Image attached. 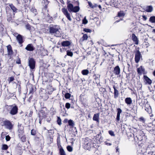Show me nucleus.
Listing matches in <instances>:
<instances>
[{
    "label": "nucleus",
    "instance_id": "1a4fd4ad",
    "mask_svg": "<svg viewBox=\"0 0 155 155\" xmlns=\"http://www.w3.org/2000/svg\"><path fill=\"white\" fill-rule=\"evenodd\" d=\"M48 10L44 11V12H42L44 15H45V18L49 22H51L52 21V18L48 14Z\"/></svg>",
    "mask_w": 155,
    "mask_h": 155
},
{
    "label": "nucleus",
    "instance_id": "7ed1b4c3",
    "mask_svg": "<svg viewBox=\"0 0 155 155\" xmlns=\"http://www.w3.org/2000/svg\"><path fill=\"white\" fill-rule=\"evenodd\" d=\"M68 9H69L71 12L76 13L79 11L80 8L78 6L74 7L72 4L68 3Z\"/></svg>",
    "mask_w": 155,
    "mask_h": 155
},
{
    "label": "nucleus",
    "instance_id": "338daca9",
    "mask_svg": "<svg viewBox=\"0 0 155 155\" xmlns=\"http://www.w3.org/2000/svg\"><path fill=\"white\" fill-rule=\"evenodd\" d=\"M116 152H119V149L118 148V147H116Z\"/></svg>",
    "mask_w": 155,
    "mask_h": 155
},
{
    "label": "nucleus",
    "instance_id": "2f4dec72",
    "mask_svg": "<svg viewBox=\"0 0 155 155\" xmlns=\"http://www.w3.org/2000/svg\"><path fill=\"white\" fill-rule=\"evenodd\" d=\"M62 11L66 17L68 18V12L67 9L64 8H62Z\"/></svg>",
    "mask_w": 155,
    "mask_h": 155
},
{
    "label": "nucleus",
    "instance_id": "c85d7f7f",
    "mask_svg": "<svg viewBox=\"0 0 155 155\" xmlns=\"http://www.w3.org/2000/svg\"><path fill=\"white\" fill-rule=\"evenodd\" d=\"M94 78L95 80V82L96 83H99L100 81L99 78H100V75L99 74H97V75H95L94 76Z\"/></svg>",
    "mask_w": 155,
    "mask_h": 155
},
{
    "label": "nucleus",
    "instance_id": "8fccbe9b",
    "mask_svg": "<svg viewBox=\"0 0 155 155\" xmlns=\"http://www.w3.org/2000/svg\"><path fill=\"white\" fill-rule=\"evenodd\" d=\"M3 25L1 23H0V31H3L4 28H3Z\"/></svg>",
    "mask_w": 155,
    "mask_h": 155
},
{
    "label": "nucleus",
    "instance_id": "13d9d810",
    "mask_svg": "<svg viewBox=\"0 0 155 155\" xmlns=\"http://www.w3.org/2000/svg\"><path fill=\"white\" fill-rule=\"evenodd\" d=\"M70 140H72V141H71L70 143H71V145H73V141L74 140V139L73 138H71L70 139Z\"/></svg>",
    "mask_w": 155,
    "mask_h": 155
},
{
    "label": "nucleus",
    "instance_id": "5fc2aeb1",
    "mask_svg": "<svg viewBox=\"0 0 155 155\" xmlns=\"http://www.w3.org/2000/svg\"><path fill=\"white\" fill-rule=\"evenodd\" d=\"M73 150L72 147L68 145V151L71 152Z\"/></svg>",
    "mask_w": 155,
    "mask_h": 155
},
{
    "label": "nucleus",
    "instance_id": "cd10ccee",
    "mask_svg": "<svg viewBox=\"0 0 155 155\" xmlns=\"http://www.w3.org/2000/svg\"><path fill=\"white\" fill-rule=\"evenodd\" d=\"M25 28H26V29L29 30L30 32H31L32 30H34V28L33 27L31 26L28 24L26 25Z\"/></svg>",
    "mask_w": 155,
    "mask_h": 155
},
{
    "label": "nucleus",
    "instance_id": "ddd939ff",
    "mask_svg": "<svg viewBox=\"0 0 155 155\" xmlns=\"http://www.w3.org/2000/svg\"><path fill=\"white\" fill-rule=\"evenodd\" d=\"M120 69L119 66H117L114 68L113 72L116 75H118L120 73Z\"/></svg>",
    "mask_w": 155,
    "mask_h": 155
},
{
    "label": "nucleus",
    "instance_id": "bf43d9fd",
    "mask_svg": "<svg viewBox=\"0 0 155 155\" xmlns=\"http://www.w3.org/2000/svg\"><path fill=\"white\" fill-rule=\"evenodd\" d=\"M134 137V139L135 141H137V140H139L137 136H136L135 137L134 136V137Z\"/></svg>",
    "mask_w": 155,
    "mask_h": 155
},
{
    "label": "nucleus",
    "instance_id": "c756f323",
    "mask_svg": "<svg viewBox=\"0 0 155 155\" xmlns=\"http://www.w3.org/2000/svg\"><path fill=\"white\" fill-rule=\"evenodd\" d=\"M68 125L71 128L73 127L75 125V124L74 121L71 119L68 120Z\"/></svg>",
    "mask_w": 155,
    "mask_h": 155
},
{
    "label": "nucleus",
    "instance_id": "bb28decb",
    "mask_svg": "<svg viewBox=\"0 0 155 155\" xmlns=\"http://www.w3.org/2000/svg\"><path fill=\"white\" fill-rule=\"evenodd\" d=\"M7 5L10 7L14 12H17V8L12 4H8Z\"/></svg>",
    "mask_w": 155,
    "mask_h": 155
},
{
    "label": "nucleus",
    "instance_id": "4d7b16f0",
    "mask_svg": "<svg viewBox=\"0 0 155 155\" xmlns=\"http://www.w3.org/2000/svg\"><path fill=\"white\" fill-rule=\"evenodd\" d=\"M24 1L25 3H30L31 0H23Z\"/></svg>",
    "mask_w": 155,
    "mask_h": 155
},
{
    "label": "nucleus",
    "instance_id": "5701e85b",
    "mask_svg": "<svg viewBox=\"0 0 155 155\" xmlns=\"http://www.w3.org/2000/svg\"><path fill=\"white\" fill-rule=\"evenodd\" d=\"M99 115L100 114L99 113L94 114L93 117V120L94 121H95L98 122H99Z\"/></svg>",
    "mask_w": 155,
    "mask_h": 155
},
{
    "label": "nucleus",
    "instance_id": "20e7f679",
    "mask_svg": "<svg viewBox=\"0 0 155 155\" xmlns=\"http://www.w3.org/2000/svg\"><path fill=\"white\" fill-rule=\"evenodd\" d=\"M5 128L10 130H12L13 127V125L11 122L8 120H5L3 122Z\"/></svg>",
    "mask_w": 155,
    "mask_h": 155
},
{
    "label": "nucleus",
    "instance_id": "680f3d73",
    "mask_svg": "<svg viewBox=\"0 0 155 155\" xmlns=\"http://www.w3.org/2000/svg\"><path fill=\"white\" fill-rule=\"evenodd\" d=\"M65 97L66 99H68V93H67L65 95Z\"/></svg>",
    "mask_w": 155,
    "mask_h": 155
},
{
    "label": "nucleus",
    "instance_id": "603ef678",
    "mask_svg": "<svg viewBox=\"0 0 155 155\" xmlns=\"http://www.w3.org/2000/svg\"><path fill=\"white\" fill-rule=\"evenodd\" d=\"M10 138H11L9 135L6 136L5 137V139L7 141L10 140Z\"/></svg>",
    "mask_w": 155,
    "mask_h": 155
},
{
    "label": "nucleus",
    "instance_id": "58836bf2",
    "mask_svg": "<svg viewBox=\"0 0 155 155\" xmlns=\"http://www.w3.org/2000/svg\"><path fill=\"white\" fill-rule=\"evenodd\" d=\"M57 142L58 145V147H59V146H60V136H58L57 139Z\"/></svg>",
    "mask_w": 155,
    "mask_h": 155
},
{
    "label": "nucleus",
    "instance_id": "4c0bfd02",
    "mask_svg": "<svg viewBox=\"0 0 155 155\" xmlns=\"http://www.w3.org/2000/svg\"><path fill=\"white\" fill-rule=\"evenodd\" d=\"M125 14L123 11H120L118 13V17H123L124 16Z\"/></svg>",
    "mask_w": 155,
    "mask_h": 155
},
{
    "label": "nucleus",
    "instance_id": "09e8293b",
    "mask_svg": "<svg viewBox=\"0 0 155 155\" xmlns=\"http://www.w3.org/2000/svg\"><path fill=\"white\" fill-rule=\"evenodd\" d=\"M139 120L140 121H142L143 123H144L145 120L143 117H141L139 118Z\"/></svg>",
    "mask_w": 155,
    "mask_h": 155
},
{
    "label": "nucleus",
    "instance_id": "49530a36",
    "mask_svg": "<svg viewBox=\"0 0 155 155\" xmlns=\"http://www.w3.org/2000/svg\"><path fill=\"white\" fill-rule=\"evenodd\" d=\"M57 122L58 124L59 125H61V120L60 118L58 117Z\"/></svg>",
    "mask_w": 155,
    "mask_h": 155
},
{
    "label": "nucleus",
    "instance_id": "052dcab7",
    "mask_svg": "<svg viewBox=\"0 0 155 155\" xmlns=\"http://www.w3.org/2000/svg\"><path fill=\"white\" fill-rule=\"evenodd\" d=\"M78 82H79V84L81 83H82V82L83 81L81 78H79L78 79Z\"/></svg>",
    "mask_w": 155,
    "mask_h": 155
},
{
    "label": "nucleus",
    "instance_id": "473e14b6",
    "mask_svg": "<svg viewBox=\"0 0 155 155\" xmlns=\"http://www.w3.org/2000/svg\"><path fill=\"white\" fill-rule=\"evenodd\" d=\"M74 50V48L68 49V56L72 57L73 56V51Z\"/></svg>",
    "mask_w": 155,
    "mask_h": 155
},
{
    "label": "nucleus",
    "instance_id": "79ce46f5",
    "mask_svg": "<svg viewBox=\"0 0 155 155\" xmlns=\"http://www.w3.org/2000/svg\"><path fill=\"white\" fill-rule=\"evenodd\" d=\"M14 80V78L13 77H9L8 78V81H9V83H10L11 82L13 81Z\"/></svg>",
    "mask_w": 155,
    "mask_h": 155
},
{
    "label": "nucleus",
    "instance_id": "ea45409f",
    "mask_svg": "<svg viewBox=\"0 0 155 155\" xmlns=\"http://www.w3.org/2000/svg\"><path fill=\"white\" fill-rule=\"evenodd\" d=\"M87 35L86 34H84L82 37L83 41L87 40L88 38Z\"/></svg>",
    "mask_w": 155,
    "mask_h": 155
},
{
    "label": "nucleus",
    "instance_id": "c9c22d12",
    "mask_svg": "<svg viewBox=\"0 0 155 155\" xmlns=\"http://www.w3.org/2000/svg\"><path fill=\"white\" fill-rule=\"evenodd\" d=\"M59 153L61 155H66L65 152L63 149L61 148L59 149Z\"/></svg>",
    "mask_w": 155,
    "mask_h": 155
},
{
    "label": "nucleus",
    "instance_id": "7c9ffc66",
    "mask_svg": "<svg viewBox=\"0 0 155 155\" xmlns=\"http://www.w3.org/2000/svg\"><path fill=\"white\" fill-rule=\"evenodd\" d=\"M88 4L90 7L92 8H94L97 6V4H93L90 2H88Z\"/></svg>",
    "mask_w": 155,
    "mask_h": 155
},
{
    "label": "nucleus",
    "instance_id": "39448f33",
    "mask_svg": "<svg viewBox=\"0 0 155 155\" xmlns=\"http://www.w3.org/2000/svg\"><path fill=\"white\" fill-rule=\"evenodd\" d=\"M28 66L31 69H34L35 68V62L33 58H28Z\"/></svg>",
    "mask_w": 155,
    "mask_h": 155
},
{
    "label": "nucleus",
    "instance_id": "c03bdc74",
    "mask_svg": "<svg viewBox=\"0 0 155 155\" xmlns=\"http://www.w3.org/2000/svg\"><path fill=\"white\" fill-rule=\"evenodd\" d=\"M83 31L86 32L90 33L91 31V30L89 28H84L83 29Z\"/></svg>",
    "mask_w": 155,
    "mask_h": 155
},
{
    "label": "nucleus",
    "instance_id": "e433bc0d",
    "mask_svg": "<svg viewBox=\"0 0 155 155\" xmlns=\"http://www.w3.org/2000/svg\"><path fill=\"white\" fill-rule=\"evenodd\" d=\"M22 142H25L26 141V137L25 135H22L21 137H19Z\"/></svg>",
    "mask_w": 155,
    "mask_h": 155
},
{
    "label": "nucleus",
    "instance_id": "f3484780",
    "mask_svg": "<svg viewBox=\"0 0 155 155\" xmlns=\"http://www.w3.org/2000/svg\"><path fill=\"white\" fill-rule=\"evenodd\" d=\"M137 72L138 73L140 74H141L142 73L145 74L146 73L145 72V70L144 68L142 66H140L139 68L137 69Z\"/></svg>",
    "mask_w": 155,
    "mask_h": 155
},
{
    "label": "nucleus",
    "instance_id": "9b49d317",
    "mask_svg": "<svg viewBox=\"0 0 155 155\" xmlns=\"http://www.w3.org/2000/svg\"><path fill=\"white\" fill-rule=\"evenodd\" d=\"M49 2L48 0H43L42 1V3L44 8L42 9V12H44V11L48 10L47 9V8L48 5V4Z\"/></svg>",
    "mask_w": 155,
    "mask_h": 155
},
{
    "label": "nucleus",
    "instance_id": "f257e3e1",
    "mask_svg": "<svg viewBox=\"0 0 155 155\" xmlns=\"http://www.w3.org/2000/svg\"><path fill=\"white\" fill-rule=\"evenodd\" d=\"M60 28L56 25L50 26L49 28V33L57 37H61V32L59 31Z\"/></svg>",
    "mask_w": 155,
    "mask_h": 155
},
{
    "label": "nucleus",
    "instance_id": "a19ab883",
    "mask_svg": "<svg viewBox=\"0 0 155 155\" xmlns=\"http://www.w3.org/2000/svg\"><path fill=\"white\" fill-rule=\"evenodd\" d=\"M8 147L6 144H4L2 145V150H6L8 149Z\"/></svg>",
    "mask_w": 155,
    "mask_h": 155
},
{
    "label": "nucleus",
    "instance_id": "a211bd4d",
    "mask_svg": "<svg viewBox=\"0 0 155 155\" xmlns=\"http://www.w3.org/2000/svg\"><path fill=\"white\" fill-rule=\"evenodd\" d=\"M132 38L133 41L135 44L138 45V41L137 38L134 34L133 33L132 34Z\"/></svg>",
    "mask_w": 155,
    "mask_h": 155
},
{
    "label": "nucleus",
    "instance_id": "393cba45",
    "mask_svg": "<svg viewBox=\"0 0 155 155\" xmlns=\"http://www.w3.org/2000/svg\"><path fill=\"white\" fill-rule=\"evenodd\" d=\"M39 115L40 117L44 118L46 117L47 114L44 110H42L40 111Z\"/></svg>",
    "mask_w": 155,
    "mask_h": 155
},
{
    "label": "nucleus",
    "instance_id": "e2e57ef3",
    "mask_svg": "<svg viewBox=\"0 0 155 155\" xmlns=\"http://www.w3.org/2000/svg\"><path fill=\"white\" fill-rule=\"evenodd\" d=\"M99 139H100V134H98L96 136ZM102 140V139H101Z\"/></svg>",
    "mask_w": 155,
    "mask_h": 155
},
{
    "label": "nucleus",
    "instance_id": "412c9836",
    "mask_svg": "<svg viewBox=\"0 0 155 155\" xmlns=\"http://www.w3.org/2000/svg\"><path fill=\"white\" fill-rule=\"evenodd\" d=\"M25 49L27 50L30 51H33L34 49V47L31 44H28Z\"/></svg>",
    "mask_w": 155,
    "mask_h": 155
},
{
    "label": "nucleus",
    "instance_id": "a878e982",
    "mask_svg": "<svg viewBox=\"0 0 155 155\" xmlns=\"http://www.w3.org/2000/svg\"><path fill=\"white\" fill-rule=\"evenodd\" d=\"M8 54L9 55H12L13 54V51L10 45H9L7 46Z\"/></svg>",
    "mask_w": 155,
    "mask_h": 155
},
{
    "label": "nucleus",
    "instance_id": "a18cd8bd",
    "mask_svg": "<svg viewBox=\"0 0 155 155\" xmlns=\"http://www.w3.org/2000/svg\"><path fill=\"white\" fill-rule=\"evenodd\" d=\"M109 134L112 136H114L115 134L113 131L111 130H109L108 131Z\"/></svg>",
    "mask_w": 155,
    "mask_h": 155
},
{
    "label": "nucleus",
    "instance_id": "864d4df0",
    "mask_svg": "<svg viewBox=\"0 0 155 155\" xmlns=\"http://www.w3.org/2000/svg\"><path fill=\"white\" fill-rule=\"evenodd\" d=\"M73 103H70L68 102V109L69 108L71 107H71L72 108H74V106L73 105Z\"/></svg>",
    "mask_w": 155,
    "mask_h": 155
},
{
    "label": "nucleus",
    "instance_id": "9d476101",
    "mask_svg": "<svg viewBox=\"0 0 155 155\" xmlns=\"http://www.w3.org/2000/svg\"><path fill=\"white\" fill-rule=\"evenodd\" d=\"M18 136L19 137H21L22 135H24V127L21 124H18Z\"/></svg>",
    "mask_w": 155,
    "mask_h": 155
},
{
    "label": "nucleus",
    "instance_id": "4468645a",
    "mask_svg": "<svg viewBox=\"0 0 155 155\" xmlns=\"http://www.w3.org/2000/svg\"><path fill=\"white\" fill-rule=\"evenodd\" d=\"M143 78L144 79V81L146 83V84H148L149 85L151 84L152 81L146 75H144Z\"/></svg>",
    "mask_w": 155,
    "mask_h": 155
},
{
    "label": "nucleus",
    "instance_id": "f704fd0d",
    "mask_svg": "<svg viewBox=\"0 0 155 155\" xmlns=\"http://www.w3.org/2000/svg\"><path fill=\"white\" fill-rule=\"evenodd\" d=\"M89 71L87 69L81 71V73L82 74L85 75H87L89 73Z\"/></svg>",
    "mask_w": 155,
    "mask_h": 155
},
{
    "label": "nucleus",
    "instance_id": "6e6d98bb",
    "mask_svg": "<svg viewBox=\"0 0 155 155\" xmlns=\"http://www.w3.org/2000/svg\"><path fill=\"white\" fill-rule=\"evenodd\" d=\"M142 17H143V21H145L147 20V18L145 15H142Z\"/></svg>",
    "mask_w": 155,
    "mask_h": 155
},
{
    "label": "nucleus",
    "instance_id": "f03ea898",
    "mask_svg": "<svg viewBox=\"0 0 155 155\" xmlns=\"http://www.w3.org/2000/svg\"><path fill=\"white\" fill-rule=\"evenodd\" d=\"M8 107H9V109H10L9 113L11 114L14 115L18 113V108L15 104L9 105Z\"/></svg>",
    "mask_w": 155,
    "mask_h": 155
},
{
    "label": "nucleus",
    "instance_id": "2eb2a0df",
    "mask_svg": "<svg viewBox=\"0 0 155 155\" xmlns=\"http://www.w3.org/2000/svg\"><path fill=\"white\" fill-rule=\"evenodd\" d=\"M144 10L148 12H151L153 10V6L150 5H148L144 9Z\"/></svg>",
    "mask_w": 155,
    "mask_h": 155
},
{
    "label": "nucleus",
    "instance_id": "3c124183",
    "mask_svg": "<svg viewBox=\"0 0 155 155\" xmlns=\"http://www.w3.org/2000/svg\"><path fill=\"white\" fill-rule=\"evenodd\" d=\"M73 48V46L71 45V42L68 41V49Z\"/></svg>",
    "mask_w": 155,
    "mask_h": 155
},
{
    "label": "nucleus",
    "instance_id": "6ab92c4d",
    "mask_svg": "<svg viewBox=\"0 0 155 155\" xmlns=\"http://www.w3.org/2000/svg\"><path fill=\"white\" fill-rule=\"evenodd\" d=\"M117 113L116 120L117 121H119L120 119V115L122 112L121 109L120 108L117 109Z\"/></svg>",
    "mask_w": 155,
    "mask_h": 155
},
{
    "label": "nucleus",
    "instance_id": "774afa93",
    "mask_svg": "<svg viewBox=\"0 0 155 155\" xmlns=\"http://www.w3.org/2000/svg\"><path fill=\"white\" fill-rule=\"evenodd\" d=\"M151 155H155V152H151Z\"/></svg>",
    "mask_w": 155,
    "mask_h": 155
},
{
    "label": "nucleus",
    "instance_id": "aec40b11",
    "mask_svg": "<svg viewBox=\"0 0 155 155\" xmlns=\"http://www.w3.org/2000/svg\"><path fill=\"white\" fill-rule=\"evenodd\" d=\"M16 39L20 44H22L24 42L22 37L20 35H18L17 36Z\"/></svg>",
    "mask_w": 155,
    "mask_h": 155
},
{
    "label": "nucleus",
    "instance_id": "423d86ee",
    "mask_svg": "<svg viewBox=\"0 0 155 155\" xmlns=\"http://www.w3.org/2000/svg\"><path fill=\"white\" fill-rule=\"evenodd\" d=\"M62 48H61L60 50V51H63L64 49L67 51V54L65 55L64 57L66 58L67 55H68V41H63L62 43Z\"/></svg>",
    "mask_w": 155,
    "mask_h": 155
},
{
    "label": "nucleus",
    "instance_id": "0e129e2a",
    "mask_svg": "<svg viewBox=\"0 0 155 155\" xmlns=\"http://www.w3.org/2000/svg\"><path fill=\"white\" fill-rule=\"evenodd\" d=\"M32 113H33V112L32 111H31L30 112L29 114V115H28L29 117L31 116L32 115Z\"/></svg>",
    "mask_w": 155,
    "mask_h": 155
},
{
    "label": "nucleus",
    "instance_id": "dca6fc26",
    "mask_svg": "<svg viewBox=\"0 0 155 155\" xmlns=\"http://www.w3.org/2000/svg\"><path fill=\"white\" fill-rule=\"evenodd\" d=\"M125 102L127 106H130V104L132 103V101L130 97H127L125 99Z\"/></svg>",
    "mask_w": 155,
    "mask_h": 155
},
{
    "label": "nucleus",
    "instance_id": "b1692460",
    "mask_svg": "<svg viewBox=\"0 0 155 155\" xmlns=\"http://www.w3.org/2000/svg\"><path fill=\"white\" fill-rule=\"evenodd\" d=\"M113 87L114 90V98L115 99L117 98L119 95V91L118 90L116 89L115 86H113Z\"/></svg>",
    "mask_w": 155,
    "mask_h": 155
},
{
    "label": "nucleus",
    "instance_id": "0eeeda50",
    "mask_svg": "<svg viewBox=\"0 0 155 155\" xmlns=\"http://www.w3.org/2000/svg\"><path fill=\"white\" fill-rule=\"evenodd\" d=\"M80 101L84 106H87V100L84 94H82L80 96Z\"/></svg>",
    "mask_w": 155,
    "mask_h": 155
},
{
    "label": "nucleus",
    "instance_id": "6e6552de",
    "mask_svg": "<svg viewBox=\"0 0 155 155\" xmlns=\"http://www.w3.org/2000/svg\"><path fill=\"white\" fill-rule=\"evenodd\" d=\"M142 57V55L139 50H137L135 52V61L136 63H138Z\"/></svg>",
    "mask_w": 155,
    "mask_h": 155
},
{
    "label": "nucleus",
    "instance_id": "72a5a7b5",
    "mask_svg": "<svg viewBox=\"0 0 155 155\" xmlns=\"http://www.w3.org/2000/svg\"><path fill=\"white\" fill-rule=\"evenodd\" d=\"M149 21L152 23H155V16H152L150 17Z\"/></svg>",
    "mask_w": 155,
    "mask_h": 155
},
{
    "label": "nucleus",
    "instance_id": "de8ad7c7",
    "mask_svg": "<svg viewBox=\"0 0 155 155\" xmlns=\"http://www.w3.org/2000/svg\"><path fill=\"white\" fill-rule=\"evenodd\" d=\"M36 134V132L35 130L32 129L31 131V134L32 135H35Z\"/></svg>",
    "mask_w": 155,
    "mask_h": 155
},
{
    "label": "nucleus",
    "instance_id": "69168bd1",
    "mask_svg": "<svg viewBox=\"0 0 155 155\" xmlns=\"http://www.w3.org/2000/svg\"><path fill=\"white\" fill-rule=\"evenodd\" d=\"M129 136H130L131 137H134V135L133 134L130 133V134Z\"/></svg>",
    "mask_w": 155,
    "mask_h": 155
},
{
    "label": "nucleus",
    "instance_id": "4be33fe9",
    "mask_svg": "<svg viewBox=\"0 0 155 155\" xmlns=\"http://www.w3.org/2000/svg\"><path fill=\"white\" fill-rule=\"evenodd\" d=\"M68 102L70 103H73V104H74L75 102V100H74L73 98V96H71V94L68 93Z\"/></svg>",
    "mask_w": 155,
    "mask_h": 155
},
{
    "label": "nucleus",
    "instance_id": "37998d69",
    "mask_svg": "<svg viewBox=\"0 0 155 155\" xmlns=\"http://www.w3.org/2000/svg\"><path fill=\"white\" fill-rule=\"evenodd\" d=\"M83 24H86L88 23V21L86 19V17H85L82 21Z\"/></svg>",
    "mask_w": 155,
    "mask_h": 155
},
{
    "label": "nucleus",
    "instance_id": "f8f14e48",
    "mask_svg": "<svg viewBox=\"0 0 155 155\" xmlns=\"http://www.w3.org/2000/svg\"><path fill=\"white\" fill-rule=\"evenodd\" d=\"M91 140L88 137L84 139V143L85 146L90 147L91 145Z\"/></svg>",
    "mask_w": 155,
    "mask_h": 155
}]
</instances>
